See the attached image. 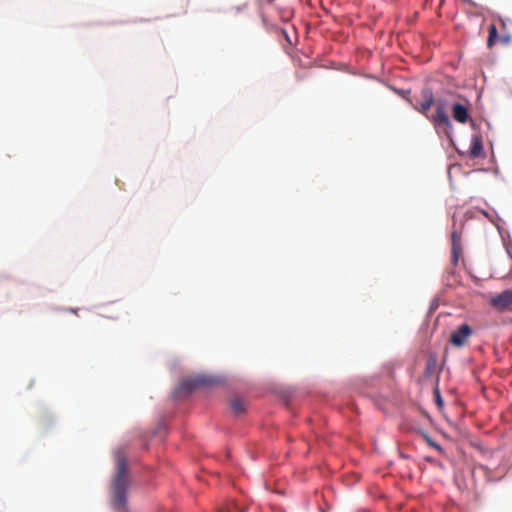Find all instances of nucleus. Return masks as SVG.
Instances as JSON below:
<instances>
[{"label":"nucleus","mask_w":512,"mask_h":512,"mask_svg":"<svg viewBox=\"0 0 512 512\" xmlns=\"http://www.w3.org/2000/svg\"><path fill=\"white\" fill-rule=\"evenodd\" d=\"M483 153V144L480 137H474L469 149V156L472 158H478Z\"/></svg>","instance_id":"1a4fd4ad"},{"label":"nucleus","mask_w":512,"mask_h":512,"mask_svg":"<svg viewBox=\"0 0 512 512\" xmlns=\"http://www.w3.org/2000/svg\"><path fill=\"white\" fill-rule=\"evenodd\" d=\"M452 117L455 121L465 124L469 119V109L466 104L456 102L452 105Z\"/></svg>","instance_id":"0eeeda50"},{"label":"nucleus","mask_w":512,"mask_h":512,"mask_svg":"<svg viewBox=\"0 0 512 512\" xmlns=\"http://www.w3.org/2000/svg\"><path fill=\"white\" fill-rule=\"evenodd\" d=\"M437 373H438V356L435 352H431V353H429L427 360H426L424 376L427 378H430Z\"/></svg>","instance_id":"6e6552de"},{"label":"nucleus","mask_w":512,"mask_h":512,"mask_svg":"<svg viewBox=\"0 0 512 512\" xmlns=\"http://www.w3.org/2000/svg\"><path fill=\"white\" fill-rule=\"evenodd\" d=\"M215 383L216 380L210 376L198 375L194 378L182 380L179 385L177 393L190 394L197 388L213 386Z\"/></svg>","instance_id":"f03ea898"},{"label":"nucleus","mask_w":512,"mask_h":512,"mask_svg":"<svg viewBox=\"0 0 512 512\" xmlns=\"http://www.w3.org/2000/svg\"><path fill=\"white\" fill-rule=\"evenodd\" d=\"M230 408L238 416L246 411V404L241 398H233L230 401Z\"/></svg>","instance_id":"9d476101"},{"label":"nucleus","mask_w":512,"mask_h":512,"mask_svg":"<svg viewBox=\"0 0 512 512\" xmlns=\"http://www.w3.org/2000/svg\"><path fill=\"white\" fill-rule=\"evenodd\" d=\"M424 438L429 446L435 448L438 451H442V447L438 443H436L430 436L425 435Z\"/></svg>","instance_id":"ddd939ff"},{"label":"nucleus","mask_w":512,"mask_h":512,"mask_svg":"<svg viewBox=\"0 0 512 512\" xmlns=\"http://www.w3.org/2000/svg\"><path fill=\"white\" fill-rule=\"evenodd\" d=\"M488 31H489V36H488V40H487V45H488V47H492L498 38V31L494 24H491L489 26Z\"/></svg>","instance_id":"f8f14e48"},{"label":"nucleus","mask_w":512,"mask_h":512,"mask_svg":"<svg viewBox=\"0 0 512 512\" xmlns=\"http://www.w3.org/2000/svg\"><path fill=\"white\" fill-rule=\"evenodd\" d=\"M465 2H470V0H464Z\"/></svg>","instance_id":"4468645a"},{"label":"nucleus","mask_w":512,"mask_h":512,"mask_svg":"<svg viewBox=\"0 0 512 512\" xmlns=\"http://www.w3.org/2000/svg\"><path fill=\"white\" fill-rule=\"evenodd\" d=\"M435 114L429 118L435 127H451V121L446 111V103L444 100H437L435 103Z\"/></svg>","instance_id":"20e7f679"},{"label":"nucleus","mask_w":512,"mask_h":512,"mask_svg":"<svg viewBox=\"0 0 512 512\" xmlns=\"http://www.w3.org/2000/svg\"><path fill=\"white\" fill-rule=\"evenodd\" d=\"M218 512H245L235 501L230 500L222 505Z\"/></svg>","instance_id":"9b49d317"},{"label":"nucleus","mask_w":512,"mask_h":512,"mask_svg":"<svg viewBox=\"0 0 512 512\" xmlns=\"http://www.w3.org/2000/svg\"><path fill=\"white\" fill-rule=\"evenodd\" d=\"M116 471L111 485V503L118 512L127 510V492L130 485L127 457L122 450L115 452Z\"/></svg>","instance_id":"f257e3e1"},{"label":"nucleus","mask_w":512,"mask_h":512,"mask_svg":"<svg viewBox=\"0 0 512 512\" xmlns=\"http://www.w3.org/2000/svg\"><path fill=\"white\" fill-rule=\"evenodd\" d=\"M472 333L473 331L468 324H462L451 333L450 343L455 347H463Z\"/></svg>","instance_id":"423d86ee"},{"label":"nucleus","mask_w":512,"mask_h":512,"mask_svg":"<svg viewBox=\"0 0 512 512\" xmlns=\"http://www.w3.org/2000/svg\"><path fill=\"white\" fill-rule=\"evenodd\" d=\"M434 103L435 98L432 89L429 87H424L419 94L417 104L413 105V108L429 119L430 117L428 112Z\"/></svg>","instance_id":"7ed1b4c3"},{"label":"nucleus","mask_w":512,"mask_h":512,"mask_svg":"<svg viewBox=\"0 0 512 512\" xmlns=\"http://www.w3.org/2000/svg\"><path fill=\"white\" fill-rule=\"evenodd\" d=\"M490 305L501 312L512 311V288L493 296Z\"/></svg>","instance_id":"39448f33"}]
</instances>
